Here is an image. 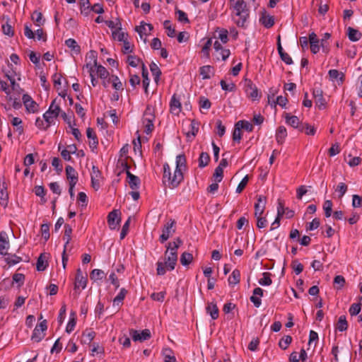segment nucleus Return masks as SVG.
<instances>
[{"instance_id":"603ef678","label":"nucleus","mask_w":362,"mask_h":362,"mask_svg":"<svg viewBox=\"0 0 362 362\" xmlns=\"http://www.w3.org/2000/svg\"><path fill=\"white\" fill-rule=\"evenodd\" d=\"M44 120L47 123L48 126L55 124V121L57 118V116L51 115L47 110L42 115Z\"/></svg>"},{"instance_id":"393cba45","label":"nucleus","mask_w":362,"mask_h":362,"mask_svg":"<svg viewBox=\"0 0 362 362\" xmlns=\"http://www.w3.org/2000/svg\"><path fill=\"white\" fill-rule=\"evenodd\" d=\"M206 310V313L210 315L213 320L218 317L219 311L216 303L211 302L208 303Z\"/></svg>"},{"instance_id":"1a4fd4ad","label":"nucleus","mask_w":362,"mask_h":362,"mask_svg":"<svg viewBox=\"0 0 362 362\" xmlns=\"http://www.w3.org/2000/svg\"><path fill=\"white\" fill-rule=\"evenodd\" d=\"M90 178L91 186L95 190H98L100 187V180L102 178V174L100 170L95 165L92 166Z\"/></svg>"},{"instance_id":"680f3d73","label":"nucleus","mask_w":362,"mask_h":362,"mask_svg":"<svg viewBox=\"0 0 362 362\" xmlns=\"http://www.w3.org/2000/svg\"><path fill=\"white\" fill-rule=\"evenodd\" d=\"M291 267L297 275L300 274L303 270V265L297 259H295L292 262Z\"/></svg>"},{"instance_id":"79ce46f5","label":"nucleus","mask_w":362,"mask_h":362,"mask_svg":"<svg viewBox=\"0 0 362 362\" xmlns=\"http://www.w3.org/2000/svg\"><path fill=\"white\" fill-rule=\"evenodd\" d=\"M55 103H56V99L52 100V102L51 103V104H50L47 111L49 113H51V115H52L54 116H57L58 117V116L59 115V114L61 112V108Z\"/></svg>"},{"instance_id":"69168bd1","label":"nucleus","mask_w":362,"mask_h":362,"mask_svg":"<svg viewBox=\"0 0 362 362\" xmlns=\"http://www.w3.org/2000/svg\"><path fill=\"white\" fill-rule=\"evenodd\" d=\"M214 177L216 182H220L223 180V170L221 168V167H216L214 173Z\"/></svg>"},{"instance_id":"f8f14e48","label":"nucleus","mask_w":362,"mask_h":362,"mask_svg":"<svg viewBox=\"0 0 362 362\" xmlns=\"http://www.w3.org/2000/svg\"><path fill=\"white\" fill-rule=\"evenodd\" d=\"M284 117L286 123L288 125L292 127L294 129H298V131L303 129V122L300 121L297 116L291 115L289 113H285Z\"/></svg>"},{"instance_id":"3c124183","label":"nucleus","mask_w":362,"mask_h":362,"mask_svg":"<svg viewBox=\"0 0 362 362\" xmlns=\"http://www.w3.org/2000/svg\"><path fill=\"white\" fill-rule=\"evenodd\" d=\"M303 129L299 130L300 132H305L307 135H315L316 133V129L314 126H311L308 123H303Z\"/></svg>"},{"instance_id":"b1692460","label":"nucleus","mask_w":362,"mask_h":362,"mask_svg":"<svg viewBox=\"0 0 362 362\" xmlns=\"http://www.w3.org/2000/svg\"><path fill=\"white\" fill-rule=\"evenodd\" d=\"M79 7L83 16L87 17L90 15L91 6L89 0H79Z\"/></svg>"},{"instance_id":"4d7b16f0","label":"nucleus","mask_w":362,"mask_h":362,"mask_svg":"<svg viewBox=\"0 0 362 362\" xmlns=\"http://www.w3.org/2000/svg\"><path fill=\"white\" fill-rule=\"evenodd\" d=\"M41 234L45 241L48 240L50 236L49 225L48 223H43L40 228Z\"/></svg>"},{"instance_id":"5701e85b","label":"nucleus","mask_w":362,"mask_h":362,"mask_svg":"<svg viewBox=\"0 0 362 362\" xmlns=\"http://www.w3.org/2000/svg\"><path fill=\"white\" fill-rule=\"evenodd\" d=\"M8 194L7 192V186L5 182H3L2 186L0 187V204L6 207L8 204Z\"/></svg>"},{"instance_id":"20e7f679","label":"nucleus","mask_w":362,"mask_h":362,"mask_svg":"<svg viewBox=\"0 0 362 362\" xmlns=\"http://www.w3.org/2000/svg\"><path fill=\"white\" fill-rule=\"evenodd\" d=\"M88 279L87 276H83L82 271L80 268L76 270L75 281H74V292L73 296L74 298H78L80 294V288L84 289L87 286Z\"/></svg>"},{"instance_id":"13d9d810","label":"nucleus","mask_w":362,"mask_h":362,"mask_svg":"<svg viewBox=\"0 0 362 362\" xmlns=\"http://www.w3.org/2000/svg\"><path fill=\"white\" fill-rule=\"evenodd\" d=\"M323 209L327 218L330 217L332 211V202L330 200H326L323 204Z\"/></svg>"},{"instance_id":"c756f323","label":"nucleus","mask_w":362,"mask_h":362,"mask_svg":"<svg viewBox=\"0 0 362 362\" xmlns=\"http://www.w3.org/2000/svg\"><path fill=\"white\" fill-rule=\"evenodd\" d=\"M95 337V332L92 329H87L83 332L81 341L86 344H90Z\"/></svg>"},{"instance_id":"ddd939ff","label":"nucleus","mask_w":362,"mask_h":362,"mask_svg":"<svg viewBox=\"0 0 362 362\" xmlns=\"http://www.w3.org/2000/svg\"><path fill=\"white\" fill-rule=\"evenodd\" d=\"M245 91L252 100H258L260 98L257 86L250 80L247 82Z\"/></svg>"},{"instance_id":"dca6fc26","label":"nucleus","mask_w":362,"mask_h":362,"mask_svg":"<svg viewBox=\"0 0 362 362\" xmlns=\"http://www.w3.org/2000/svg\"><path fill=\"white\" fill-rule=\"evenodd\" d=\"M309 43L310 45V50L313 54H317L320 51V42L315 33L309 35Z\"/></svg>"},{"instance_id":"473e14b6","label":"nucleus","mask_w":362,"mask_h":362,"mask_svg":"<svg viewBox=\"0 0 362 362\" xmlns=\"http://www.w3.org/2000/svg\"><path fill=\"white\" fill-rule=\"evenodd\" d=\"M240 281V272L238 269H234L229 276L228 281L229 285H235Z\"/></svg>"},{"instance_id":"4468645a","label":"nucleus","mask_w":362,"mask_h":362,"mask_svg":"<svg viewBox=\"0 0 362 362\" xmlns=\"http://www.w3.org/2000/svg\"><path fill=\"white\" fill-rule=\"evenodd\" d=\"M266 205V197L263 195L257 197V202L255 204V216L259 218L262 216L264 211Z\"/></svg>"},{"instance_id":"7c9ffc66","label":"nucleus","mask_w":362,"mask_h":362,"mask_svg":"<svg viewBox=\"0 0 362 362\" xmlns=\"http://www.w3.org/2000/svg\"><path fill=\"white\" fill-rule=\"evenodd\" d=\"M47 266L48 264L47 262V256L45 254H41L37 261V270L39 272H42L46 269Z\"/></svg>"},{"instance_id":"f3484780","label":"nucleus","mask_w":362,"mask_h":362,"mask_svg":"<svg viewBox=\"0 0 362 362\" xmlns=\"http://www.w3.org/2000/svg\"><path fill=\"white\" fill-rule=\"evenodd\" d=\"M86 134L87 137L88 138L89 141V146L91 148L92 151H94L95 149L97 148L98 144V140L97 138V136L94 132V130L88 127L86 130Z\"/></svg>"},{"instance_id":"aec40b11","label":"nucleus","mask_w":362,"mask_h":362,"mask_svg":"<svg viewBox=\"0 0 362 362\" xmlns=\"http://www.w3.org/2000/svg\"><path fill=\"white\" fill-rule=\"evenodd\" d=\"M66 175L69 183L76 184L78 182V173L71 165L66 167Z\"/></svg>"},{"instance_id":"f03ea898","label":"nucleus","mask_w":362,"mask_h":362,"mask_svg":"<svg viewBox=\"0 0 362 362\" xmlns=\"http://www.w3.org/2000/svg\"><path fill=\"white\" fill-rule=\"evenodd\" d=\"M184 180L183 173L175 170L173 174L168 163L163 164V182L170 189L177 188Z\"/></svg>"},{"instance_id":"0e129e2a","label":"nucleus","mask_w":362,"mask_h":362,"mask_svg":"<svg viewBox=\"0 0 362 362\" xmlns=\"http://www.w3.org/2000/svg\"><path fill=\"white\" fill-rule=\"evenodd\" d=\"M111 78L112 81V86L115 90H123L122 83L120 81L118 76H117L115 75H112Z\"/></svg>"},{"instance_id":"9b49d317","label":"nucleus","mask_w":362,"mask_h":362,"mask_svg":"<svg viewBox=\"0 0 362 362\" xmlns=\"http://www.w3.org/2000/svg\"><path fill=\"white\" fill-rule=\"evenodd\" d=\"M10 243L6 231L2 230L0 232V255L6 256L8 255V250L9 249Z\"/></svg>"},{"instance_id":"8fccbe9b","label":"nucleus","mask_w":362,"mask_h":362,"mask_svg":"<svg viewBox=\"0 0 362 362\" xmlns=\"http://www.w3.org/2000/svg\"><path fill=\"white\" fill-rule=\"evenodd\" d=\"M291 342L292 337L289 335H286L280 339L279 346L281 349L286 350Z\"/></svg>"},{"instance_id":"bf43d9fd","label":"nucleus","mask_w":362,"mask_h":362,"mask_svg":"<svg viewBox=\"0 0 362 362\" xmlns=\"http://www.w3.org/2000/svg\"><path fill=\"white\" fill-rule=\"evenodd\" d=\"M241 139H242L241 129L238 126V124L235 123V127H234V130L233 132V140L234 141H237V142L240 143Z\"/></svg>"},{"instance_id":"e2e57ef3","label":"nucleus","mask_w":362,"mask_h":362,"mask_svg":"<svg viewBox=\"0 0 362 362\" xmlns=\"http://www.w3.org/2000/svg\"><path fill=\"white\" fill-rule=\"evenodd\" d=\"M348 189L347 185L344 182H340L336 188V192L339 193V198H341L346 192Z\"/></svg>"},{"instance_id":"a19ab883","label":"nucleus","mask_w":362,"mask_h":362,"mask_svg":"<svg viewBox=\"0 0 362 362\" xmlns=\"http://www.w3.org/2000/svg\"><path fill=\"white\" fill-rule=\"evenodd\" d=\"M142 76H143V87L146 94H148V88L149 86L150 80L148 77V71L145 68L144 64H142Z\"/></svg>"},{"instance_id":"49530a36","label":"nucleus","mask_w":362,"mask_h":362,"mask_svg":"<svg viewBox=\"0 0 362 362\" xmlns=\"http://www.w3.org/2000/svg\"><path fill=\"white\" fill-rule=\"evenodd\" d=\"M236 123L241 129H243L248 132H252L253 131V125L247 120H240Z\"/></svg>"},{"instance_id":"a18cd8bd","label":"nucleus","mask_w":362,"mask_h":362,"mask_svg":"<svg viewBox=\"0 0 362 362\" xmlns=\"http://www.w3.org/2000/svg\"><path fill=\"white\" fill-rule=\"evenodd\" d=\"M45 336V333H43L40 329L35 327L31 339L35 342H40Z\"/></svg>"},{"instance_id":"ea45409f","label":"nucleus","mask_w":362,"mask_h":362,"mask_svg":"<svg viewBox=\"0 0 362 362\" xmlns=\"http://www.w3.org/2000/svg\"><path fill=\"white\" fill-rule=\"evenodd\" d=\"M112 37L114 39L119 42H124L127 39V34L121 31V27H118L117 30L112 31Z\"/></svg>"},{"instance_id":"c03bdc74","label":"nucleus","mask_w":362,"mask_h":362,"mask_svg":"<svg viewBox=\"0 0 362 362\" xmlns=\"http://www.w3.org/2000/svg\"><path fill=\"white\" fill-rule=\"evenodd\" d=\"M64 239L66 240V242H65V244H64V247H65V249H66V247L67 245L69 244L71 240V233H72V228L71 227L68 225V224H66L64 226Z\"/></svg>"},{"instance_id":"5fc2aeb1","label":"nucleus","mask_w":362,"mask_h":362,"mask_svg":"<svg viewBox=\"0 0 362 362\" xmlns=\"http://www.w3.org/2000/svg\"><path fill=\"white\" fill-rule=\"evenodd\" d=\"M163 26L167 31V35L168 37H174L175 36V30L171 26L170 21H165L163 23Z\"/></svg>"},{"instance_id":"39448f33","label":"nucleus","mask_w":362,"mask_h":362,"mask_svg":"<svg viewBox=\"0 0 362 362\" xmlns=\"http://www.w3.org/2000/svg\"><path fill=\"white\" fill-rule=\"evenodd\" d=\"M175 221L170 219L163 227L162 234L159 237L161 243H165L175 232Z\"/></svg>"},{"instance_id":"4c0bfd02","label":"nucleus","mask_w":362,"mask_h":362,"mask_svg":"<svg viewBox=\"0 0 362 362\" xmlns=\"http://www.w3.org/2000/svg\"><path fill=\"white\" fill-rule=\"evenodd\" d=\"M6 256L7 257L5 258V261L9 266H13L22 261V258L16 255L8 253Z\"/></svg>"},{"instance_id":"de8ad7c7","label":"nucleus","mask_w":362,"mask_h":362,"mask_svg":"<svg viewBox=\"0 0 362 362\" xmlns=\"http://www.w3.org/2000/svg\"><path fill=\"white\" fill-rule=\"evenodd\" d=\"M32 20L36 23L37 26H40L45 23V19L42 18V14L37 11L33 12L32 15Z\"/></svg>"},{"instance_id":"58836bf2","label":"nucleus","mask_w":362,"mask_h":362,"mask_svg":"<svg viewBox=\"0 0 362 362\" xmlns=\"http://www.w3.org/2000/svg\"><path fill=\"white\" fill-rule=\"evenodd\" d=\"M154 119H155V116L153 115V110L151 106L148 105L146 108L144 113L143 121L150 122L151 121L153 122Z\"/></svg>"},{"instance_id":"cd10ccee","label":"nucleus","mask_w":362,"mask_h":362,"mask_svg":"<svg viewBox=\"0 0 362 362\" xmlns=\"http://www.w3.org/2000/svg\"><path fill=\"white\" fill-rule=\"evenodd\" d=\"M65 45L74 52V54H80L81 47L74 39L69 38V39L66 40Z\"/></svg>"},{"instance_id":"f257e3e1","label":"nucleus","mask_w":362,"mask_h":362,"mask_svg":"<svg viewBox=\"0 0 362 362\" xmlns=\"http://www.w3.org/2000/svg\"><path fill=\"white\" fill-rule=\"evenodd\" d=\"M230 9L234 23L241 28L245 24L250 16V10L244 0H229Z\"/></svg>"},{"instance_id":"bb28decb","label":"nucleus","mask_w":362,"mask_h":362,"mask_svg":"<svg viewBox=\"0 0 362 362\" xmlns=\"http://www.w3.org/2000/svg\"><path fill=\"white\" fill-rule=\"evenodd\" d=\"M347 35L349 39L352 42H357L362 37V34L358 30L353 28L352 27H349L347 28Z\"/></svg>"},{"instance_id":"f704fd0d","label":"nucleus","mask_w":362,"mask_h":362,"mask_svg":"<svg viewBox=\"0 0 362 362\" xmlns=\"http://www.w3.org/2000/svg\"><path fill=\"white\" fill-rule=\"evenodd\" d=\"M105 276V272L98 269H95L92 270V272L90 274V278L91 280L96 281L98 280L103 279Z\"/></svg>"},{"instance_id":"423d86ee","label":"nucleus","mask_w":362,"mask_h":362,"mask_svg":"<svg viewBox=\"0 0 362 362\" xmlns=\"http://www.w3.org/2000/svg\"><path fill=\"white\" fill-rule=\"evenodd\" d=\"M122 165L124 166V168L126 170L127 177L128 179L127 182L129 185L130 188L132 190H136L139 188L140 186V179L139 177L132 174L129 170V165L126 162H122Z\"/></svg>"},{"instance_id":"a878e982","label":"nucleus","mask_w":362,"mask_h":362,"mask_svg":"<svg viewBox=\"0 0 362 362\" xmlns=\"http://www.w3.org/2000/svg\"><path fill=\"white\" fill-rule=\"evenodd\" d=\"M287 136V131L285 127L280 126L277 128L276 132V140L279 144H282L286 137Z\"/></svg>"},{"instance_id":"774afa93","label":"nucleus","mask_w":362,"mask_h":362,"mask_svg":"<svg viewBox=\"0 0 362 362\" xmlns=\"http://www.w3.org/2000/svg\"><path fill=\"white\" fill-rule=\"evenodd\" d=\"M352 206L354 208H360L362 206V197L354 194L352 197Z\"/></svg>"},{"instance_id":"2eb2a0df","label":"nucleus","mask_w":362,"mask_h":362,"mask_svg":"<svg viewBox=\"0 0 362 362\" xmlns=\"http://www.w3.org/2000/svg\"><path fill=\"white\" fill-rule=\"evenodd\" d=\"M315 98V103L316 107L320 110L325 109L326 107V101L323 97V93L321 89H314L313 92Z\"/></svg>"},{"instance_id":"0eeeda50","label":"nucleus","mask_w":362,"mask_h":362,"mask_svg":"<svg viewBox=\"0 0 362 362\" xmlns=\"http://www.w3.org/2000/svg\"><path fill=\"white\" fill-rule=\"evenodd\" d=\"M119 215L120 212L119 211V210L116 209L112 211L108 214L107 218V223L111 230H115L118 228L121 221Z\"/></svg>"},{"instance_id":"6e6d98bb","label":"nucleus","mask_w":362,"mask_h":362,"mask_svg":"<svg viewBox=\"0 0 362 362\" xmlns=\"http://www.w3.org/2000/svg\"><path fill=\"white\" fill-rule=\"evenodd\" d=\"M345 279L341 275H337L334 279V284L337 290L341 289L345 284Z\"/></svg>"},{"instance_id":"7ed1b4c3","label":"nucleus","mask_w":362,"mask_h":362,"mask_svg":"<svg viewBox=\"0 0 362 362\" xmlns=\"http://www.w3.org/2000/svg\"><path fill=\"white\" fill-rule=\"evenodd\" d=\"M177 262V255L168 253L165 251L164 253L163 260H158L156 263V274L158 276H163L167 271H173L175 269Z\"/></svg>"},{"instance_id":"37998d69","label":"nucleus","mask_w":362,"mask_h":362,"mask_svg":"<svg viewBox=\"0 0 362 362\" xmlns=\"http://www.w3.org/2000/svg\"><path fill=\"white\" fill-rule=\"evenodd\" d=\"M193 259V256L191 253L184 252L180 257V263L183 266H187L189 265Z\"/></svg>"},{"instance_id":"c9c22d12","label":"nucleus","mask_w":362,"mask_h":362,"mask_svg":"<svg viewBox=\"0 0 362 362\" xmlns=\"http://www.w3.org/2000/svg\"><path fill=\"white\" fill-rule=\"evenodd\" d=\"M210 160V156L206 152H202L198 159L199 167L203 168L206 167Z\"/></svg>"},{"instance_id":"2f4dec72","label":"nucleus","mask_w":362,"mask_h":362,"mask_svg":"<svg viewBox=\"0 0 362 362\" xmlns=\"http://www.w3.org/2000/svg\"><path fill=\"white\" fill-rule=\"evenodd\" d=\"M94 72L95 71L98 76L101 79H106L109 76V72L102 65H98L96 64V66H93Z\"/></svg>"},{"instance_id":"412c9836","label":"nucleus","mask_w":362,"mask_h":362,"mask_svg":"<svg viewBox=\"0 0 362 362\" xmlns=\"http://www.w3.org/2000/svg\"><path fill=\"white\" fill-rule=\"evenodd\" d=\"M259 22L267 28H272L274 24V18L273 16L263 13L259 18Z\"/></svg>"},{"instance_id":"09e8293b","label":"nucleus","mask_w":362,"mask_h":362,"mask_svg":"<svg viewBox=\"0 0 362 362\" xmlns=\"http://www.w3.org/2000/svg\"><path fill=\"white\" fill-rule=\"evenodd\" d=\"M164 362H176V358L170 349H165L163 351Z\"/></svg>"},{"instance_id":"6e6552de","label":"nucleus","mask_w":362,"mask_h":362,"mask_svg":"<svg viewBox=\"0 0 362 362\" xmlns=\"http://www.w3.org/2000/svg\"><path fill=\"white\" fill-rule=\"evenodd\" d=\"M23 103L26 109V111L29 113H35L38 111V104L33 100L30 95L28 94H23Z\"/></svg>"},{"instance_id":"864d4df0","label":"nucleus","mask_w":362,"mask_h":362,"mask_svg":"<svg viewBox=\"0 0 362 362\" xmlns=\"http://www.w3.org/2000/svg\"><path fill=\"white\" fill-rule=\"evenodd\" d=\"M262 278L259 280V284L262 286H269L272 284V279L270 278L271 274L269 272H264Z\"/></svg>"},{"instance_id":"c85d7f7f","label":"nucleus","mask_w":362,"mask_h":362,"mask_svg":"<svg viewBox=\"0 0 362 362\" xmlns=\"http://www.w3.org/2000/svg\"><path fill=\"white\" fill-rule=\"evenodd\" d=\"M127 293V291L124 288H121L119 293L113 299V306H121Z\"/></svg>"},{"instance_id":"052dcab7","label":"nucleus","mask_w":362,"mask_h":362,"mask_svg":"<svg viewBox=\"0 0 362 362\" xmlns=\"http://www.w3.org/2000/svg\"><path fill=\"white\" fill-rule=\"evenodd\" d=\"M11 124L13 126L16 127V130L20 134H21L23 132V127L21 125L22 124V119L19 117H13L11 120Z\"/></svg>"},{"instance_id":"72a5a7b5","label":"nucleus","mask_w":362,"mask_h":362,"mask_svg":"<svg viewBox=\"0 0 362 362\" xmlns=\"http://www.w3.org/2000/svg\"><path fill=\"white\" fill-rule=\"evenodd\" d=\"M348 328V322L346 321V318L345 315H341L339 319L338 322L336 325V329H337L339 332H344L346 331Z\"/></svg>"},{"instance_id":"338daca9","label":"nucleus","mask_w":362,"mask_h":362,"mask_svg":"<svg viewBox=\"0 0 362 362\" xmlns=\"http://www.w3.org/2000/svg\"><path fill=\"white\" fill-rule=\"evenodd\" d=\"M35 126L41 130H47L49 126L47 125V123L44 120V119H41L40 117H37L35 120Z\"/></svg>"},{"instance_id":"4be33fe9","label":"nucleus","mask_w":362,"mask_h":362,"mask_svg":"<svg viewBox=\"0 0 362 362\" xmlns=\"http://www.w3.org/2000/svg\"><path fill=\"white\" fill-rule=\"evenodd\" d=\"M199 74L202 79H209L214 74V69L210 65H205L200 67Z\"/></svg>"},{"instance_id":"6ab92c4d","label":"nucleus","mask_w":362,"mask_h":362,"mask_svg":"<svg viewBox=\"0 0 362 362\" xmlns=\"http://www.w3.org/2000/svg\"><path fill=\"white\" fill-rule=\"evenodd\" d=\"M175 169L183 173L187 170V160L185 154H179L176 156Z\"/></svg>"},{"instance_id":"e433bc0d","label":"nucleus","mask_w":362,"mask_h":362,"mask_svg":"<svg viewBox=\"0 0 362 362\" xmlns=\"http://www.w3.org/2000/svg\"><path fill=\"white\" fill-rule=\"evenodd\" d=\"M150 70L154 77L155 82L158 83L160 78V76L161 75V71L160 68L156 63L151 62L150 64Z\"/></svg>"},{"instance_id":"9d476101","label":"nucleus","mask_w":362,"mask_h":362,"mask_svg":"<svg viewBox=\"0 0 362 362\" xmlns=\"http://www.w3.org/2000/svg\"><path fill=\"white\" fill-rule=\"evenodd\" d=\"M129 334L134 341H144L151 338V332L148 329H145L141 332L134 329H131L129 330Z\"/></svg>"},{"instance_id":"a211bd4d","label":"nucleus","mask_w":362,"mask_h":362,"mask_svg":"<svg viewBox=\"0 0 362 362\" xmlns=\"http://www.w3.org/2000/svg\"><path fill=\"white\" fill-rule=\"evenodd\" d=\"M170 111L173 114L177 115L181 111V103L180 98L175 94L172 96L170 103Z\"/></svg>"}]
</instances>
